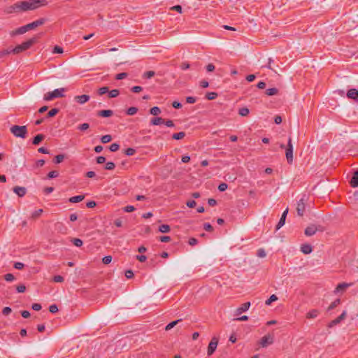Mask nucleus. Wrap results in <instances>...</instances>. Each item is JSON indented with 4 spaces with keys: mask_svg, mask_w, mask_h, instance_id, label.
<instances>
[{
    "mask_svg": "<svg viewBox=\"0 0 358 358\" xmlns=\"http://www.w3.org/2000/svg\"><path fill=\"white\" fill-rule=\"evenodd\" d=\"M131 90L134 93H138L143 90V87L141 86H134L131 89Z\"/></svg>",
    "mask_w": 358,
    "mask_h": 358,
    "instance_id": "nucleus-58",
    "label": "nucleus"
},
{
    "mask_svg": "<svg viewBox=\"0 0 358 358\" xmlns=\"http://www.w3.org/2000/svg\"><path fill=\"white\" fill-rule=\"evenodd\" d=\"M189 245L194 246L198 243V240L195 238H190L188 241Z\"/></svg>",
    "mask_w": 358,
    "mask_h": 358,
    "instance_id": "nucleus-59",
    "label": "nucleus"
},
{
    "mask_svg": "<svg viewBox=\"0 0 358 358\" xmlns=\"http://www.w3.org/2000/svg\"><path fill=\"white\" fill-rule=\"evenodd\" d=\"M159 241L163 243H168L171 241V237L168 236H162L159 237Z\"/></svg>",
    "mask_w": 358,
    "mask_h": 358,
    "instance_id": "nucleus-56",
    "label": "nucleus"
},
{
    "mask_svg": "<svg viewBox=\"0 0 358 358\" xmlns=\"http://www.w3.org/2000/svg\"><path fill=\"white\" fill-rule=\"evenodd\" d=\"M182 321V319H179V320H176L175 321H173L170 323H169L166 327H165V330L166 331H169L171 330L172 328H173L176 324H178L179 322H180Z\"/></svg>",
    "mask_w": 358,
    "mask_h": 358,
    "instance_id": "nucleus-26",
    "label": "nucleus"
},
{
    "mask_svg": "<svg viewBox=\"0 0 358 358\" xmlns=\"http://www.w3.org/2000/svg\"><path fill=\"white\" fill-rule=\"evenodd\" d=\"M278 300V297L275 294H272L265 302L266 305H270L272 302Z\"/></svg>",
    "mask_w": 358,
    "mask_h": 358,
    "instance_id": "nucleus-42",
    "label": "nucleus"
},
{
    "mask_svg": "<svg viewBox=\"0 0 358 358\" xmlns=\"http://www.w3.org/2000/svg\"><path fill=\"white\" fill-rule=\"evenodd\" d=\"M341 303V299H337L334 301H333L329 306L327 308V310L329 311L331 310H333L336 307H337Z\"/></svg>",
    "mask_w": 358,
    "mask_h": 358,
    "instance_id": "nucleus-30",
    "label": "nucleus"
},
{
    "mask_svg": "<svg viewBox=\"0 0 358 358\" xmlns=\"http://www.w3.org/2000/svg\"><path fill=\"white\" fill-rule=\"evenodd\" d=\"M28 29L27 27V24L24 25V26H22L13 31H12L10 33V35L11 36H16V35H21V34H23L24 33H26L27 31H28Z\"/></svg>",
    "mask_w": 358,
    "mask_h": 358,
    "instance_id": "nucleus-14",
    "label": "nucleus"
},
{
    "mask_svg": "<svg viewBox=\"0 0 358 358\" xmlns=\"http://www.w3.org/2000/svg\"><path fill=\"white\" fill-rule=\"evenodd\" d=\"M71 242L76 247H80L83 244V241L81 239L77 238H72Z\"/></svg>",
    "mask_w": 358,
    "mask_h": 358,
    "instance_id": "nucleus-37",
    "label": "nucleus"
},
{
    "mask_svg": "<svg viewBox=\"0 0 358 358\" xmlns=\"http://www.w3.org/2000/svg\"><path fill=\"white\" fill-rule=\"evenodd\" d=\"M138 111V108L136 107H130L127 110V114L129 115H134Z\"/></svg>",
    "mask_w": 358,
    "mask_h": 358,
    "instance_id": "nucleus-40",
    "label": "nucleus"
},
{
    "mask_svg": "<svg viewBox=\"0 0 358 358\" xmlns=\"http://www.w3.org/2000/svg\"><path fill=\"white\" fill-rule=\"evenodd\" d=\"M75 100L80 104H84L90 100V96L86 94L76 96Z\"/></svg>",
    "mask_w": 358,
    "mask_h": 358,
    "instance_id": "nucleus-18",
    "label": "nucleus"
},
{
    "mask_svg": "<svg viewBox=\"0 0 358 358\" xmlns=\"http://www.w3.org/2000/svg\"><path fill=\"white\" fill-rule=\"evenodd\" d=\"M112 139V137L110 135H104L101 138V141L103 143H107L110 142Z\"/></svg>",
    "mask_w": 358,
    "mask_h": 358,
    "instance_id": "nucleus-41",
    "label": "nucleus"
},
{
    "mask_svg": "<svg viewBox=\"0 0 358 358\" xmlns=\"http://www.w3.org/2000/svg\"><path fill=\"white\" fill-rule=\"evenodd\" d=\"M106 162V157L103 156H99L96 157L97 164H103Z\"/></svg>",
    "mask_w": 358,
    "mask_h": 358,
    "instance_id": "nucleus-64",
    "label": "nucleus"
},
{
    "mask_svg": "<svg viewBox=\"0 0 358 358\" xmlns=\"http://www.w3.org/2000/svg\"><path fill=\"white\" fill-rule=\"evenodd\" d=\"M301 251L305 255H308L312 252L313 248L310 244H303L301 246Z\"/></svg>",
    "mask_w": 358,
    "mask_h": 358,
    "instance_id": "nucleus-20",
    "label": "nucleus"
},
{
    "mask_svg": "<svg viewBox=\"0 0 358 358\" xmlns=\"http://www.w3.org/2000/svg\"><path fill=\"white\" fill-rule=\"evenodd\" d=\"M257 256L259 257H266V252L264 249L261 248L257 250Z\"/></svg>",
    "mask_w": 358,
    "mask_h": 358,
    "instance_id": "nucleus-57",
    "label": "nucleus"
},
{
    "mask_svg": "<svg viewBox=\"0 0 358 358\" xmlns=\"http://www.w3.org/2000/svg\"><path fill=\"white\" fill-rule=\"evenodd\" d=\"M49 311L51 313H55L58 311V307L56 304L50 305L49 307Z\"/></svg>",
    "mask_w": 358,
    "mask_h": 358,
    "instance_id": "nucleus-52",
    "label": "nucleus"
},
{
    "mask_svg": "<svg viewBox=\"0 0 358 358\" xmlns=\"http://www.w3.org/2000/svg\"><path fill=\"white\" fill-rule=\"evenodd\" d=\"M318 230L323 231L322 229H320L316 225L310 224L305 229L304 234L307 236H313Z\"/></svg>",
    "mask_w": 358,
    "mask_h": 358,
    "instance_id": "nucleus-9",
    "label": "nucleus"
},
{
    "mask_svg": "<svg viewBox=\"0 0 358 358\" xmlns=\"http://www.w3.org/2000/svg\"><path fill=\"white\" fill-rule=\"evenodd\" d=\"M36 42V38L33 37L28 41L23 42L20 45H16L14 48L11 49L13 54L17 55L23 51L28 50L32 45Z\"/></svg>",
    "mask_w": 358,
    "mask_h": 358,
    "instance_id": "nucleus-2",
    "label": "nucleus"
},
{
    "mask_svg": "<svg viewBox=\"0 0 358 358\" xmlns=\"http://www.w3.org/2000/svg\"><path fill=\"white\" fill-rule=\"evenodd\" d=\"M64 91V88H59L56 89L52 92H47L44 94L43 99L48 101L56 98L63 97L64 96L63 94Z\"/></svg>",
    "mask_w": 358,
    "mask_h": 358,
    "instance_id": "nucleus-5",
    "label": "nucleus"
},
{
    "mask_svg": "<svg viewBox=\"0 0 358 358\" xmlns=\"http://www.w3.org/2000/svg\"><path fill=\"white\" fill-rule=\"evenodd\" d=\"M53 280L55 282H62L64 280V279L62 275H55L53 278Z\"/></svg>",
    "mask_w": 358,
    "mask_h": 358,
    "instance_id": "nucleus-61",
    "label": "nucleus"
},
{
    "mask_svg": "<svg viewBox=\"0 0 358 358\" xmlns=\"http://www.w3.org/2000/svg\"><path fill=\"white\" fill-rule=\"evenodd\" d=\"M63 48L60 46L55 45L53 49V53H62Z\"/></svg>",
    "mask_w": 358,
    "mask_h": 358,
    "instance_id": "nucleus-63",
    "label": "nucleus"
},
{
    "mask_svg": "<svg viewBox=\"0 0 358 358\" xmlns=\"http://www.w3.org/2000/svg\"><path fill=\"white\" fill-rule=\"evenodd\" d=\"M228 187V185L227 183H224V182H222L221 184L219 185L218 186V189L220 191V192H224L225 191Z\"/></svg>",
    "mask_w": 358,
    "mask_h": 358,
    "instance_id": "nucleus-54",
    "label": "nucleus"
},
{
    "mask_svg": "<svg viewBox=\"0 0 358 358\" xmlns=\"http://www.w3.org/2000/svg\"><path fill=\"white\" fill-rule=\"evenodd\" d=\"M185 136V133L184 131H180L178 133H175L172 135V138L174 140H180L182 139Z\"/></svg>",
    "mask_w": 358,
    "mask_h": 358,
    "instance_id": "nucleus-28",
    "label": "nucleus"
},
{
    "mask_svg": "<svg viewBox=\"0 0 358 358\" xmlns=\"http://www.w3.org/2000/svg\"><path fill=\"white\" fill-rule=\"evenodd\" d=\"M64 158H65L64 155H63V154L57 155V156L55 157L53 162L55 164H59L64 159Z\"/></svg>",
    "mask_w": 358,
    "mask_h": 358,
    "instance_id": "nucleus-32",
    "label": "nucleus"
},
{
    "mask_svg": "<svg viewBox=\"0 0 358 358\" xmlns=\"http://www.w3.org/2000/svg\"><path fill=\"white\" fill-rule=\"evenodd\" d=\"M346 315H347L346 310L343 311V313H341V315L340 316H338L337 318L333 320L328 324V327L332 328L335 325L338 324L341 321H343V320L345 319Z\"/></svg>",
    "mask_w": 358,
    "mask_h": 358,
    "instance_id": "nucleus-11",
    "label": "nucleus"
},
{
    "mask_svg": "<svg viewBox=\"0 0 358 358\" xmlns=\"http://www.w3.org/2000/svg\"><path fill=\"white\" fill-rule=\"evenodd\" d=\"M108 92V87H102L98 90V94L99 95L105 94L106 93Z\"/></svg>",
    "mask_w": 358,
    "mask_h": 358,
    "instance_id": "nucleus-46",
    "label": "nucleus"
},
{
    "mask_svg": "<svg viewBox=\"0 0 358 358\" xmlns=\"http://www.w3.org/2000/svg\"><path fill=\"white\" fill-rule=\"evenodd\" d=\"M250 307V302H245L238 307L236 310V315H239L242 313L247 311Z\"/></svg>",
    "mask_w": 358,
    "mask_h": 358,
    "instance_id": "nucleus-15",
    "label": "nucleus"
},
{
    "mask_svg": "<svg viewBox=\"0 0 358 358\" xmlns=\"http://www.w3.org/2000/svg\"><path fill=\"white\" fill-rule=\"evenodd\" d=\"M43 1L41 0L20 1L6 7L3 11L6 14H12L33 10L44 5L42 3Z\"/></svg>",
    "mask_w": 358,
    "mask_h": 358,
    "instance_id": "nucleus-1",
    "label": "nucleus"
},
{
    "mask_svg": "<svg viewBox=\"0 0 358 358\" xmlns=\"http://www.w3.org/2000/svg\"><path fill=\"white\" fill-rule=\"evenodd\" d=\"M164 123V120L162 117H154L150 121L152 125H159Z\"/></svg>",
    "mask_w": 358,
    "mask_h": 358,
    "instance_id": "nucleus-24",
    "label": "nucleus"
},
{
    "mask_svg": "<svg viewBox=\"0 0 358 358\" xmlns=\"http://www.w3.org/2000/svg\"><path fill=\"white\" fill-rule=\"evenodd\" d=\"M203 229L208 232H211L213 231V227L210 223H205L203 224Z\"/></svg>",
    "mask_w": 358,
    "mask_h": 358,
    "instance_id": "nucleus-48",
    "label": "nucleus"
},
{
    "mask_svg": "<svg viewBox=\"0 0 358 358\" xmlns=\"http://www.w3.org/2000/svg\"><path fill=\"white\" fill-rule=\"evenodd\" d=\"M278 93V90L275 87L269 88L266 90V94L268 96H274Z\"/></svg>",
    "mask_w": 358,
    "mask_h": 358,
    "instance_id": "nucleus-29",
    "label": "nucleus"
},
{
    "mask_svg": "<svg viewBox=\"0 0 358 358\" xmlns=\"http://www.w3.org/2000/svg\"><path fill=\"white\" fill-rule=\"evenodd\" d=\"M217 96V94L216 92H208L206 93V98L208 99V100H214L215 99H216Z\"/></svg>",
    "mask_w": 358,
    "mask_h": 358,
    "instance_id": "nucleus-35",
    "label": "nucleus"
},
{
    "mask_svg": "<svg viewBox=\"0 0 358 358\" xmlns=\"http://www.w3.org/2000/svg\"><path fill=\"white\" fill-rule=\"evenodd\" d=\"M59 175V172L57 171H52L49 172L47 175V178L48 179H52L58 177Z\"/></svg>",
    "mask_w": 358,
    "mask_h": 358,
    "instance_id": "nucleus-34",
    "label": "nucleus"
},
{
    "mask_svg": "<svg viewBox=\"0 0 358 358\" xmlns=\"http://www.w3.org/2000/svg\"><path fill=\"white\" fill-rule=\"evenodd\" d=\"M150 113L153 115H158L161 113V109L157 106H154L150 108Z\"/></svg>",
    "mask_w": 358,
    "mask_h": 358,
    "instance_id": "nucleus-33",
    "label": "nucleus"
},
{
    "mask_svg": "<svg viewBox=\"0 0 358 358\" xmlns=\"http://www.w3.org/2000/svg\"><path fill=\"white\" fill-rule=\"evenodd\" d=\"M84 199H85L84 195H78V196H72V197L69 198V201L71 203H78V202L82 201Z\"/></svg>",
    "mask_w": 358,
    "mask_h": 358,
    "instance_id": "nucleus-25",
    "label": "nucleus"
},
{
    "mask_svg": "<svg viewBox=\"0 0 358 358\" xmlns=\"http://www.w3.org/2000/svg\"><path fill=\"white\" fill-rule=\"evenodd\" d=\"M112 261V257L108 255V256H106L104 257L103 259H102V262L104 264H108L111 262Z\"/></svg>",
    "mask_w": 358,
    "mask_h": 358,
    "instance_id": "nucleus-51",
    "label": "nucleus"
},
{
    "mask_svg": "<svg viewBox=\"0 0 358 358\" xmlns=\"http://www.w3.org/2000/svg\"><path fill=\"white\" fill-rule=\"evenodd\" d=\"M350 184L352 187H358V170L354 172L352 177L350 181Z\"/></svg>",
    "mask_w": 358,
    "mask_h": 358,
    "instance_id": "nucleus-19",
    "label": "nucleus"
},
{
    "mask_svg": "<svg viewBox=\"0 0 358 358\" xmlns=\"http://www.w3.org/2000/svg\"><path fill=\"white\" fill-rule=\"evenodd\" d=\"M136 153V150L132 148H129L124 150V154L127 156H132Z\"/></svg>",
    "mask_w": 358,
    "mask_h": 358,
    "instance_id": "nucleus-43",
    "label": "nucleus"
},
{
    "mask_svg": "<svg viewBox=\"0 0 358 358\" xmlns=\"http://www.w3.org/2000/svg\"><path fill=\"white\" fill-rule=\"evenodd\" d=\"M170 10H176L177 12H178L179 13H182V8L180 5H176V6H172Z\"/></svg>",
    "mask_w": 358,
    "mask_h": 358,
    "instance_id": "nucleus-50",
    "label": "nucleus"
},
{
    "mask_svg": "<svg viewBox=\"0 0 358 358\" xmlns=\"http://www.w3.org/2000/svg\"><path fill=\"white\" fill-rule=\"evenodd\" d=\"M319 315V310L317 309H313L307 313L306 318L308 319H314L317 317Z\"/></svg>",
    "mask_w": 358,
    "mask_h": 358,
    "instance_id": "nucleus-23",
    "label": "nucleus"
},
{
    "mask_svg": "<svg viewBox=\"0 0 358 358\" xmlns=\"http://www.w3.org/2000/svg\"><path fill=\"white\" fill-rule=\"evenodd\" d=\"M113 115L112 110H102L98 112V115L103 117H108Z\"/></svg>",
    "mask_w": 358,
    "mask_h": 358,
    "instance_id": "nucleus-21",
    "label": "nucleus"
},
{
    "mask_svg": "<svg viewBox=\"0 0 358 358\" xmlns=\"http://www.w3.org/2000/svg\"><path fill=\"white\" fill-rule=\"evenodd\" d=\"M46 22L45 18H40L36 21H34L31 23L27 24V27L28 30H32L38 27V26L43 25Z\"/></svg>",
    "mask_w": 358,
    "mask_h": 358,
    "instance_id": "nucleus-10",
    "label": "nucleus"
},
{
    "mask_svg": "<svg viewBox=\"0 0 358 358\" xmlns=\"http://www.w3.org/2000/svg\"><path fill=\"white\" fill-rule=\"evenodd\" d=\"M10 132L17 138H24L27 134V129L26 126L14 125L10 129Z\"/></svg>",
    "mask_w": 358,
    "mask_h": 358,
    "instance_id": "nucleus-3",
    "label": "nucleus"
},
{
    "mask_svg": "<svg viewBox=\"0 0 358 358\" xmlns=\"http://www.w3.org/2000/svg\"><path fill=\"white\" fill-rule=\"evenodd\" d=\"M59 113L58 108H52L47 113V117H52Z\"/></svg>",
    "mask_w": 358,
    "mask_h": 358,
    "instance_id": "nucleus-36",
    "label": "nucleus"
},
{
    "mask_svg": "<svg viewBox=\"0 0 358 358\" xmlns=\"http://www.w3.org/2000/svg\"><path fill=\"white\" fill-rule=\"evenodd\" d=\"M288 213V208H287L282 214L281 215V217L278 222V223L277 224L276 227H275V229L276 230H278L279 229H280L285 223V219H286V217H287V215Z\"/></svg>",
    "mask_w": 358,
    "mask_h": 358,
    "instance_id": "nucleus-16",
    "label": "nucleus"
},
{
    "mask_svg": "<svg viewBox=\"0 0 358 358\" xmlns=\"http://www.w3.org/2000/svg\"><path fill=\"white\" fill-rule=\"evenodd\" d=\"M347 97L348 99H352L356 102H358V90L355 88L350 89L347 92Z\"/></svg>",
    "mask_w": 358,
    "mask_h": 358,
    "instance_id": "nucleus-12",
    "label": "nucleus"
},
{
    "mask_svg": "<svg viewBox=\"0 0 358 358\" xmlns=\"http://www.w3.org/2000/svg\"><path fill=\"white\" fill-rule=\"evenodd\" d=\"M120 94V92L118 90H112L111 91H108V96L110 98L117 97Z\"/></svg>",
    "mask_w": 358,
    "mask_h": 358,
    "instance_id": "nucleus-39",
    "label": "nucleus"
},
{
    "mask_svg": "<svg viewBox=\"0 0 358 358\" xmlns=\"http://www.w3.org/2000/svg\"><path fill=\"white\" fill-rule=\"evenodd\" d=\"M249 113H250V110L246 107H243V108H240L238 110V114L243 117L247 116L249 114Z\"/></svg>",
    "mask_w": 358,
    "mask_h": 358,
    "instance_id": "nucleus-31",
    "label": "nucleus"
},
{
    "mask_svg": "<svg viewBox=\"0 0 358 358\" xmlns=\"http://www.w3.org/2000/svg\"><path fill=\"white\" fill-rule=\"evenodd\" d=\"M4 279L8 282H11L15 280V276L12 273H7L4 275Z\"/></svg>",
    "mask_w": 358,
    "mask_h": 358,
    "instance_id": "nucleus-47",
    "label": "nucleus"
},
{
    "mask_svg": "<svg viewBox=\"0 0 358 358\" xmlns=\"http://www.w3.org/2000/svg\"><path fill=\"white\" fill-rule=\"evenodd\" d=\"M281 148H285V156L287 161V163L291 164L293 162V145L292 143V138L289 137L287 145L285 147L283 144H281L280 146Z\"/></svg>",
    "mask_w": 358,
    "mask_h": 358,
    "instance_id": "nucleus-4",
    "label": "nucleus"
},
{
    "mask_svg": "<svg viewBox=\"0 0 358 358\" xmlns=\"http://www.w3.org/2000/svg\"><path fill=\"white\" fill-rule=\"evenodd\" d=\"M12 310L10 307H5L2 310V313L4 315H8L11 313Z\"/></svg>",
    "mask_w": 358,
    "mask_h": 358,
    "instance_id": "nucleus-62",
    "label": "nucleus"
},
{
    "mask_svg": "<svg viewBox=\"0 0 358 358\" xmlns=\"http://www.w3.org/2000/svg\"><path fill=\"white\" fill-rule=\"evenodd\" d=\"M159 231L162 233H169L171 231V227L168 224H162L159 227Z\"/></svg>",
    "mask_w": 358,
    "mask_h": 358,
    "instance_id": "nucleus-27",
    "label": "nucleus"
},
{
    "mask_svg": "<svg viewBox=\"0 0 358 358\" xmlns=\"http://www.w3.org/2000/svg\"><path fill=\"white\" fill-rule=\"evenodd\" d=\"M16 290L19 293H23L26 290V287L24 285H20L16 287Z\"/></svg>",
    "mask_w": 358,
    "mask_h": 358,
    "instance_id": "nucleus-53",
    "label": "nucleus"
},
{
    "mask_svg": "<svg viewBox=\"0 0 358 358\" xmlns=\"http://www.w3.org/2000/svg\"><path fill=\"white\" fill-rule=\"evenodd\" d=\"M127 76H128V74L127 73H124V72L120 73L115 76V79L116 80H122V79L127 78Z\"/></svg>",
    "mask_w": 358,
    "mask_h": 358,
    "instance_id": "nucleus-49",
    "label": "nucleus"
},
{
    "mask_svg": "<svg viewBox=\"0 0 358 358\" xmlns=\"http://www.w3.org/2000/svg\"><path fill=\"white\" fill-rule=\"evenodd\" d=\"M155 75V71H148L145 72L143 74V78H146V79H149V78H151L152 77H153Z\"/></svg>",
    "mask_w": 358,
    "mask_h": 358,
    "instance_id": "nucleus-38",
    "label": "nucleus"
},
{
    "mask_svg": "<svg viewBox=\"0 0 358 358\" xmlns=\"http://www.w3.org/2000/svg\"><path fill=\"white\" fill-rule=\"evenodd\" d=\"M218 344V338L217 337H213L208 346V350L207 354L208 356L212 355L214 352L215 351L217 346Z\"/></svg>",
    "mask_w": 358,
    "mask_h": 358,
    "instance_id": "nucleus-8",
    "label": "nucleus"
},
{
    "mask_svg": "<svg viewBox=\"0 0 358 358\" xmlns=\"http://www.w3.org/2000/svg\"><path fill=\"white\" fill-rule=\"evenodd\" d=\"M274 341V336L268 334L263 336L259 342V344L262 348H266L268 345H271Z\"/></svg>",
    "mask_w": 358,
    "mask_h": 358,
    "instance_id": "nucleus-7",
    "label": "nucleus"
},
{
    "mask_svg": "<svg viewBox=\"0 0 358 358\" xmlns=\"http://www.w3.org/2000/svg\"><path fill=\"white\" fill-rule=\"evenodd\" d=\"M351 285H352L351 283H346V282L339 283L336 286V287L334 290V293L337 294L338 292H344L346 290V289L348 288Z\"/></svg>",
    "mask_w": 358,
    "mask_h": 358,
    "instance_id": "nucleus-13",
    "label": "nucleus"
},
{
    "mask_svg": "<svg viewBox=\"0 0 358 358\" xmlns=\"http://www.w3.org/2000/svg\"><path fill=\"white\" fill-rule=\"evenodd\" d=\"M45 135L44 134H38L36 135L32 141V143L34 145H38L42 141L45 139Z\"/></svg>",
    "mask_w": 358,
    "mask_h": 358,
    "instance_id": "nucleus-22",
    "label": "nucleus"
},
{
    "mask_svg": "<svg viewBox=\"0 0 358 358\" xmlns=\"http://www.w3.org/2000/svg\"><path fill=\"white\" fill-rule=\"evenodd\" d=\"M120 148V145L117 144V143H112L110 147H109V149L111 152H116L119 150Z\"/></svg>",
    "mask_w": 358,
    "mask_h": 358,
    "instance_id": "nucleus-45",
    "label": "nucleus"
},
{
    "mask_svg": "<svg viewBox=\"0 0 358 358\" xmlns=\"http://www.w3.org/2000/svg\"><path fill=\"white\" fill-rule=\"evenodd\" d=\"M307 198L306 195H303L302 198L298 201L296 206V212L298 215L303 216L306 210V201Z\"/></svg>",
    "mask_w": 358,
    "mask_h": 358,
    "instance_id": "nucleus-6",
    "label": "nucleus"
},
{
    "mask_svg": "<svg viewBox=\"0 0 358 358\" xmlns=\"http://www.w3.org/2000/svg\"><path fill=\"white\" fill-rule=\"evenodd\" d=\"M13 190L20 197L24 196L27 193V189L24 187L15 186Z\"/></svg>",
    "mask_w": 358,
    "mask_h": 358,
    "instance_id": "nucleus-17",
    "label": "nucleus"
},
{
    "mask_svg": "<svg viewBox=\"0 0 358 358\" xmlns=\"http://www.w3.org/2000/svg\"><path fill=\"white\" fill-rule=\"evenodd\" d=\"M90 125L88 123H83L78 127V129L80 131H85L89 129Z\"/></svg>",
    "mask_w": 358,
    "mask_h": 358,
    "instance_id": "nucleus-55",
    "label": "nucleus"
},
{
    "mask_svg": "<svg viewBox=\"0 0 358 358\" xmlns=\"http://www.w3.org/2000/svg\"><path fill=\"white\" fill-rule=\"evenodd\" d=\"M115 165L112 162H108L105 165V169H106V170L111 171V170H113L115 169Z\"/></svg>",
    "mask_w": 358,
    "mask_h": 358,
    "instance_id": "nucleus-44",
    "label": "nucleus"
},
{
    "mask_svg": "<svg viewBox=\"0 0 358 358\" xmlns=\"http://www.w3.org/2000/svg\"><path fill=\"white\" fill-rule=\"evenodd\" d=\"M24 264L22 262H15L14 264V268L16 269L21 270L24 268Z\"/></svg>",
    "mask_w": 358,
    "mask_h": 358,
    "instance_id": "nucleus-60",
    "label": "nucleus"
}]
</instances>
